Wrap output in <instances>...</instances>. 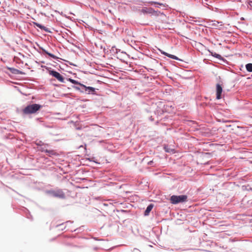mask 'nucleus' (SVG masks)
<instances>
[{
    "label": "nucleus",
    "instance_id": "obj_7",
    "mask_svg": "<svg viewBox=\"0 0 252 252\" xmlns=\"http://www.w3.org/2000/svg\"><path fill=\"white\" fill-rule=\"evenodd\" d=\"M158 50L160 51V52L163 55L171 58V59H174V60H180L181 61V60H180L177 56H175V55H172V54H168L166 52H165L163 51H162L161 49H160L159 48H158Z\"/></svg>",
    "mask_w": 252,
    "mask_h": 252
},
{
    "label": "nucleus",
    "instance_id": "obj_14",
    "mask_svg": "<svg viewBox=\"0 0 252 252\" xmlns=\"http://www.w3.org/2000/svg\"><path fill=\"white\" fill-rule=\"evenodd\" d=\"M149 3H151V4H155L159 5L160 6H163L164 7H166L165 4L161 3L158 2L151 1Z\"/></svg>",
    "mask_w": 252,
    "mask_h": 252
},
{
    "label": "nucleus",
    "instance_id": "obj_5",
    "mask_svg": "<svg viewBox=\"0 0 252 252\" xmlns=\"http://www.w3.org/2000/svg\"><path fill=\"white\" fill-rule=\"evenodd\" d=\"M49 74L55 77L57 79L61 82H63L64 79L63 77L58 72L54 70L49 71Z\"/></svg>",
    "mask_w": 252,
    "mask_h": 252
},
{
    "label": "nucleus",
    "instance_id": "obj_18",
    "mask_svg": "<svg viewBox=\"0 0 252 252\" xmlns=\"http://www.w3.org/2000/svg\"><path fill=\"white\" fill-rule=\"evenodd\" d=\"M219 24V22H216L213 23L212 24V26L214 27H216L217 28V27H218Z\"/></svg>",
    "mask_w": 252,
    "mask_h": 252
},
{
    "label": "nucleus",
    "instance_id": "obj_13",
    "mask_svg": "<svg viewBox=\"0 0 252 252\" xmlns=\"http://www.w3.org/2000/svg\"><path fill=\"white\" fill-rule=\"evenodd\" d=\"M247 70L249 72H252V63H248L246 65Z\"/></svg>",
    "mask_w": 252,
    "mask_h": 252
},
{
    "label": "nucleus",
    "instance_id": "obj_10",
    "mask_svg": "<svg viewBox=\"0 0 252 252\" xmlns=\"http://www.w3.org/2000/svg\"><path fill=\"white\" fill-rule=\"evenodd\" d=\"M33 24L36 26L37 27L41 29V30H43L45 31H47V30L46 29V28L42 25H41V24H39V23H35V22H34L33 23Z\"/></svg>",
    "mask_w": 252,
    "mask_h": 252
},
{
    "label": "nucleus",
    "instance_id": "obj_8",
    "mask_svg": "<svg viewBox=\"0 0 252 252\" xmlns=\"http://www.w3.org/2000/svg\"><path fill=\"white\" fill-rule=\"evenodd\" d=\"M154 207V205L153 204H150L146 208L145 211V213H144V215L145 216H148L149 215V213L151 211V210H152V209Z\"/></svg>",
    "mask_w": 252,
    "mask_h": 252
},
{
    "label": "nucleus",
    "instance_id": "obj_6",
    "mask_svg": "<svg viewBox=\"0 0 252 252\" xmlns=\"http://www.w3.org/2000/svg\"><path fill=\"white\" fill-rule=\"evenodd\" d=\"M222 92V88L221 86L217 84L216 85V98L217 99H220L221 98V94Z\"/></svg>",
    "mask_w": 252,
    "mask_h": 252
},
{
    "label": "nucleus",
    "instance_id": "obj_2",
    "mask_svg": "<svg viewBox=\"0 0 252 252\" xmlns=\"http://www.w3.org/2000/svg\"><path fill=\"white\" fill-rule=\"evenodd\" d=\"M103 50L105 54L110 56H114L120 59H122L124 57V56L119 55L118 48H103Z\"/></svg>",
    "mask_w": 252,
    "mask_h": 252
},
{
    "label": "nucleus",
    "instance_id": "obj_4",
    "mask_svg": "<svg viewBox=\"0 0 252 252\" xmlns=\"http://www.w3.org/2000/svg\"><path fill=\"white\" fill-rule=\"evenodd\" d=\"M48 193L52 196L61 199H63L65 197L64 193L62 189L49 190Z\"/></svg>",
    "mask_w": 252,
    "mask_h": 252
},
{
    "label": "nucleus",
    "instance_id": "obj_3",
    "mask_svg": "<svg viewBox=\"0 0 252 252\" xmlns=\"http://www.w3.org/2000/svg\"><path fill=\"white\" fill-rule=\"evenodd\" d=\"M188 196L186 195H172L170 198L171 203L176 204L179 203L184 202L187 201Z\"/></svg>",
    "mask_w": 252,
    "mask_h": 252
},
{
    "label": "nucleus",
    "instance_id": "obj_1",
    "mask_svg": "<svg viewBox=\"0 0 252 252\" xmlns=\"http://www.w3.org/2000/svg\"><path fill=\"white\" fill-rule=\"evenodd\" d=\"M41 107V106L37 104L29 105L24 109L23 112L26 114L34 113L39 110Z\"/></svg>",
    "mask_w": 252,
    "mask_h": 252
},
{
    "label": "nucleus",
    "instance_id": "obj_11",
    "mask_svg": "<svg viewBox=\"0 0 252 252\" xmlns=\"http://www.w3.org/2000/svg\"><path fill=\"white\" fill-rule=\"evenodd\" d=\"M81 86L84 88L85 89L86 91L89 90L90 91H91L92 92H94V88L91 87H86V86L84 85H81Z\"/></svg>",
    "mask_w": 252,
    "mask_h": 252
},
{
    "label": "nucleus",
    "instance_id": "obj_17",
    "mask_svg": "<svg viewBox=\"0 0 252 252\" xmlns=\"http://www.w3.org/2000/svg\"><path fill=\"white\" fill-rule=\"evenodd\" d=\"M69 80L72 84H79L80 86L81 85L80 83H78L77 81H76L75 80H73V79H69Z\"/></svg>",
    "mask_w": 252,
    "mask_h": 252
},
{
    "label": "nucleus",
    "instance_id": "obj_16",
    "mask_svg": "<svg viewBox=\"0 0 252 252\" xmlns=\"http://www.w3.org/2000/svg\"><path fill=\"white\" fill-rule=\"evenodd\" d=\"M118 51L119 55L124 56V57L123 58H125V57L126 55V53L124 52L123 51H121V49H118Z\"/></svg>",
    "mask_w": 252,
    "mask_h": 252
},
{
    "label": "nucleus",
    "instance_id": "obj_15",
    "mask_svg": "<svg viewBox=\"0 0 252 252\" xmlns=\"http://www.w3.org/2000/svg\"><path fill=\"white\" fill-rule=\"evenodd\" d=\"M208 51L211 53L210 51L208 50ZM211 54H212V55L213 56L216 57L217 58H218L219 59H220V60H222V58L221 57V56L220 55H219V54H217L216 53L213 54V53H212V52H211Z\"/></svg>",
    "mask_w": 252,
    "mask_h": 252
},
{
    "label": "nucleus",
    "instance_id": "obj_9",
    "mask_svg": "<svg viewBox=\"0 0 252 252\" xmlns=\"http://www.w3.org/2000/svg\"><path fill=\"white\" fill-rule=\"evenodd\" d=\"M8 69L9 70L13 73L20 74H23V73L22 71L14 68L8 67Z\"/></svg>",
    "mask_w": 252,
    "mask_h": 252
},
{
    "label": "nucleus",
    "instance_id": "obj_12",
    "mask_svg": "<svg viewBox=\"0 0 252 252\" xmlns=\"http://www.w3.org/2000/svg\"><path fill=\"white\" fill-rule=\"evenodd\" d=\"M46 153H48V155L50 156H53V155H56V152L53 150H46L45 151Z\"/></svg>",
    "mask_w": 252,
    "mask_h": 252
},
{
    "label": "nucleus",
    "instance_id": "obj_19",
    "mask_svg": "<svg viewBox=\"0 0 252 252\" xmlns=\"http://www.w3.org/2000/svg\"><path fill=\"white\" fill-rule=\"evenodd\" d=\"M49 54V55L50 56H51V57H53V58H55V56H54L53 55L51 54Z\"/></svg>",
    "mask_w": 252,
    "mask_h": 252
}]
</instances>
